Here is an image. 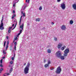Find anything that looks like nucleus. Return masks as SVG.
Segmentation results:
<instances>
[{
    "label": "nucleus",
    "instance_id": "obj_3",
    "mask_svg": "<svg viewBox=\"0 0 76 76\" xmlns=\"http://www.w3.org/2000/svg\"><path fill=\"white\" fill-rule=\"evenodd\" d=\"M61 56V53L60 51L57 52L56 53V56L59 58H60V57Z\"/></svg>",
    "mask_w": 76,
    "mask_h": 76
},
{
    "label": "nucleus",
    "instance_id": "obj_55",
    "mask_svg": "<svg viewBox=\"0 0 76 76\" xmlns=\"http://www.w3.org/2000/svg\"><path fill=\"white\" fill-rule=\"evenodd\" d=\"M54 23H53V22H52V25H54Z\"/></svg>",
    "mask_w": 76,
    "mask_h": 76
},
{
    "label": "nucleus",
    "instance_id": "obj_21",
    "mask_svg": "<svg viewBox=\"0 0 76 76\" xmlns=\"http://www.w3.org/2000/svg\"><path fill=\"white\" fill-rule=\"evenodd\" d=\"M51 50H48V53H51Z\"/></svg>",
    "mask_w": 76,
    "mask_h": 76
},
{
    "label": "nucleus",
    "instance_id": "obj_33",
    "mask_svg": "<svg viewBox=\"0 0 76 76\" xmlns=\"http://www.w3.org/2000/svg\"><path fill=\"white\" fill-rule=\"evenodd\" d=\"M54 40H55V41H57V38L56 37H55L54 38Z\"/></svg>",
    "mask_w": 76,
    "mask_h": 76
},
{
    "label": "nucleus",
    "instance_id": "obj_7",
    "mask_svg": "<svg viewBox=\"0 0 76 76\" xmlns=\"http://www.w3.org/2000/svg\"><path fill=\"white\" fill-rule=\"evenodd\" d=\"M23 25H24V24L23 23L22 25H21L20 27V28H21L22 30H20V32H22V30L23 29Z\"/></svg>",
    "mask_w": 76,
    "mask_h": 76
},
{
    "label": "nucleus",
    "instance_id": "obj_17",
    "mask_svg": "<svg viewBox=\"0 0 76 76\" xmlns=\"http://www.w3.org/2000/svg\"><path fill=\"white\" fill-rule=\"evenodd\" d=\"M45 67H49V65L48 64H46L45 65Z\"/></svg>",
    "mask_w": 76,
    "mask_h": 76
},
{
    "label": "nucleus",
    "instance_id": "obj_42",
    "mask_svg": "<svg viewBox=\"0 0 76 76\" xmlns=\"http://www.w3.org/2000/svg\"><path fill=\"white\" fill-rule=\"evenodd\" d=\"M21 33H22V32H20L18 34V35H20V34H21Z\"/></svg>",
    "mask_w": 76,
    "mask_h": 76
},
{
    "label": "nucleus",
    "instance_id": "obj_63",
    "mask_svg": "<svg viewBox=\"0 0 76 76\" xmlns=\"http://www.w3.org/2000/svg\"><path fill=\"white\" fill-rule=\"evenodd\" d=\"M13 42H15V39L13 40Z\"/></svg>",
    "mask_w": 76,
    "mask_h": 76
},
{
    "label": "nucleus",
    "instance_id": "obj_22",
    "mask_svg": "<svg viewBox=\"0 0 76 76\" xmlns=\"http://www.w3.org/2000/svg\"><path fill=\"white\" fill-rule=\"evenodd\" d=\"M30 1V0H26V3H27L28 2V3H29V1Z\"/></svg>",
    "mask_w": 76,
    "mask_h": 76
},
{
    "label": "nucleus",
    "instance_id": "obj_28",
    "mask_svg": "<svg viewBox=\"0 0 76 76\" xmlns=\"http://www.w3.org/2000/svg\"><path fill=\"white\" fill-rule=\"evenodd\" d=\"M8 33H10L11 30H10V29H8Z\"/></svg>",
    "mask_w": 76,
    "mask_h": 76
},
{
    "label": "nucleus",
    "instance_id": "obj_43",
    "mask_svg": "<svg viewBox=\"0 0 76 76\" xmlns=\"http://www.w3.org/2000/svg\"><path fill=\"white\" fill-rule=\"evenodd\" d=\"M7 39H9V37L8 36H7L6 37Z\"/></svg>",
    "mask_w": 76,
    "mask_h": 76
},
{
    "label": "nucleus",
    "instance_id": "obj_18",
    "mask_svg": "<svg viewBox=\"0 0 76 76\" xmlns=\"http://www.w3.org/2000/svg\"><path fill=\"white\" fill-rule=\"evenodd\" d=\"M64 53V57H66L67 56V53Z\"/></svg>",
    "mask_w": 76,
    "mask_h": 76
},
{
    "label": "nucleus",
    "instance_id": "obj_2",
    "mask_svg": "<svg viewBox=\"0 0 76 76\" xmlns=\"http://www.w3.org/2000/svg\"><path fill=\"white\" fill-rule=\"evenodd\" d=\"M61 72V68L60 67V66H59L57 67L56 73V74H60Z\"/></svg>",
    "mask_w": 76,
    "mask_h": 76
},
{
    "label": "nucleus",
    "instance_id": "obj_56",
    "mask_svg": "<svg viewBox=\"0 0 76 76\" xmlns=\"http://www.w3.org/2000/svg\"><path fill=\"white\" fill-rule=\"evenodd\" d=\"M9 67H11V65H9Z\"/></svg>",
    "mask_w": 76,
    "mask_h": 76
},
{
    "label": "nucleus",
    "instance_id": "obj_47",
    "mask_svg": "<svg viewBox=\"0 0 76 76\" xmlns=\"http://www.w3.org/2000/svg\"><path fill=\"white\" fill-rule=\"evenodd\" d=\"M61 1V0H57V2H60Z\"/></svg>",
    "mask_w": 76,
    "mask_h": 76
},
{
    "label": "nucleus",
    "instance_id": "obj_1",
    "mask_svg": "<svg viewBox=\"0 0 76 76\" xmlns=\"http://www.w3.org/2000/svg\"><path fill=\"white\" fill-rule=\"evenodd\" d=\"M30 65L31 64H30V63H29V62H28L24 69V72L25 74H26L28 73V71H29V66H30Z\"/></svg>",
    "mask_w": 76,
    "mask_h": 76
},
{
    "label": "nucleus",
    "instance_id": "obj_41",
    "mask_svg": "<svg viewBox=\"0 0 76 76\" xmlns=\"http://www.w3.org/2000/svg\"><path fill=\"white\" fill-rule=\"evenodd\" d=\"M12 28H13L12 26H11V27H9V29H12Z\"/></svg>",
    "mask_w": 76,
    "mask_h": 76
},
{
    "label": "nucleus",
    "instance_id": "obj_25",
    "mask_svg": "<svg viewBox=\"0 0 76 76\" xmlns=\"http://www.w3.org/2000/svg\"><path fill=\"white\" fill-rule=\"evenodd\" d=\"M6 41H5L4 44V47H5V45H6Z\"/></svg>",
    "mask_w": 76,
    "mask_h": 76
},
{
    "label": "nucleus",
    "instance_id": "obj_45",
    "mask_svg": "<svg viewBox=\"0 0 76 76\" xmlns=\"http://www.w3.org/2000/svg\"><path fill=\"white\" fill-rule=\"evenodd\" d=\"M10 51H12V48H10Z\"/></svg>",
    "mask_w": 76,
    "mask_h": 76
},
{
    "label": "nucleus",
    "instance_id": "obj_52",
    "mask_svg": "<svg viewBox=\"0 0 76 76\" xmlns=\"http://www.w3.org/2000/svg\"><path fill=\"white\" fill-rule=\"evenodd\" d=\"M15 26V24H12V27H13V26Z\"/></svg>",
    "mask_w": 76,
    "mask_h": 76
},
{
    "label": "nucleus",
    "instance_id": "obj_34",
    "mask_svg": "<svg viewBox=\"0 0 76 76\" xmlns=\"http://www.w3.org/2000/svg\"><path fill=\"white\" fill-rule=\"evenodd\" d=\"M17 44V42H15L14 43V45H16Z\"/></svg>",
    "mask_w": 76,
    "mask_h": 76
},
{
    "label": "nucleus",
    "instance_id": "obj_37",
    "mask_svg": "<svg viewBox=\"0 0 76 76\" xmlns=\"http://www.w3.org/2000/svg\"><path fill=\"white\" fill-rule=\"evenodd\" d=\"M2 70H3V68H1L0 69V71H2Z\"/></svg>",
    "mask_w": 76,
    "mask_h": 76
},
{
    "label": "nucleus",
    "instance_id": "obj_62",
    "mask_svg": "<svg viewBox=\"0 0 76 76\" xmlns=\"http://www.w3.org/2000/svg\"><path fill=\"white\" fill-rule=\"evenodd\" d=\"M17 37H19V35H18V34L17 35Z\"/></svg>",
    "mask_w": 76,
    "mask_h": 76
},
{
    "label": "nucleus",
    "instance_id": "obj_30",
    "mask_svg": "<svg viewBox=\"0 0 76 76\" xmlns=\"http://www.w3.org/2000/svg\"><path fill=\"white\" fill-rule=\"evenodd\" d=\"M10 64H13V61H11L10 62Z\"/></svg>",
    "mask_w": 76,
    "mask_h": 76
},
{
    "label": "nucleus",
    "instance_id": "obj_13",
    "mask_svg": "<svg viewBox=\"0 0 76 76\" xmlns=\"http://www.w3.org/2000/svg\"><path fill=\"white\" fill-rule=\"evenodd\" d=\"M36 22H39V21H40V19L39 18L36 19Z\"/></svg>",
    "mask_w": 76,
    "mask_h": 76
},
{
    "label": "nucleus",
    "instance_id": "obj_6",
    "mask_svg": "<svg viewBox=\"0 0 76 76\" xmlns=\"http://www.w3.org/2000/svg\"><path fill=\"white\" fill-rule=\"evenodd\" d=\"M4 28L3 27V23H1L0 25V29L3 30Z\"/></svg>",
    "mask_w": 76,
    "mask_h": 76
},
{
    "label": "nucleus",
    "instance_id": "obj_39",
    "mask_svg": "<svg viewBox=\"0 0 76 76\" xmlns=\"http://www.w3.org/2000/svg\"><path fill=\"white\" fill-rule=\"evenodd\" d=\"M3 20L2 19L1 21V23H3Z\"/></svg>",
    "mask_w": 76,
    "mask_h": 76
},
{
    "label": "nucleus",
    "instance_id": "obj_32",
    "mask_svg": "<svg viewBox=\"0 0 76 76\" xmlns=\"http://www.w3.org/2000/svg\"><path fill=\"white\" fill-rule=\"evenodd\" d=\"M0 67H3V66L1 64H0Z\"/></svg>",
    "mask_w": 76,
    "mask_h": 76
},
{
    "label": "nucleus",
    "instance_id": "obj_16",
    "mask_svg": "<svg viewBox=\"0 0 76 76\" xmlns=\"http://www.w3.org/2000/svg\"><path fill=\"white\" fill-rule=\"evenodd\" d=\"M22 16H21L20 18V20L19 21V25H20V23H21V21L22 20Z\"/></svg>",
    "mask_w": 76,
    "mask_h": 76
},
{
    "label": "nucleus",
    "instance_id": "obj_59",
    "mask_svg": "<svg viewBox=\"0 0 76 76\" xmlns=\"http://www.w3.org/2000/svg\"><path fill=\"white\" fill-rule=\"evenodd\" d=\"M45 29V27H43V28H42V29Z\"/></svg>",
    "mask_w": 76,
    "mask_h": 76
},
{
    "label": "nucleus",
    "instance_id": "obj_14",
    "mask_svg": "<svg viewBox=\"0 0 76 76\" xmlns=\"http://www.w3.org/2000/svg\"><path fill=\"white\" fill-rule=\"evenodd\" d=\"M12 71H13V66H11V68L10 70V72L11 73V72H12Z\"/></svg>",
    "mask_w": 76,
    "mask_h": 76
},
{
    "label": "nucleus",
    "instance_id": "obj_57",
    "mask_svg": "<svg viewBox=\"0 0 76 76\" xmlns=\"http://www.w3.org/2000/svg\"><path fill=\"white\" fill-rule=\"evenodd\" d=\"M23 65H24V66H25V65H26V63H24V64H23Z\"/></svg>",
    "mask_w": 76,
    "mask_h": 76
},
{
    "label": "nucleus",
    "instance_id": "obj_31",
    "mask_svg": "<svg viewBox=\"0 0 76 76\" xmlns=\"http://www.w3.org/2000/svg\"><path fill=\"white\" fill-rule=\"evenodd\" d=\"M8 45H7V46L6 47V51H7V48H8Z\"/></svg>",
    "mask_w": 76,
    "mask_h": 76
},
{
    "label": "nucleus",
    "instance_id": "obj_5",
    "mask_svg": "<svg viewBox=\"0 0 76 76\" xmlns=\"http://www.w3.org/2000/svg\"><path fill=\"white\" fill-rule=\"evenodd\" d=\"M61 7L62 9H64V10L66 8V5L64 3H63L62 4H61Z\"/></svg>",
    "mask_w": 76,
    "mask_h": 76
},
{
    "label": "nucleus",
    "instance_id": "obj_11",
    "mask_svg": "<svg viewBox=\"0 0 76 76\" xmlns=\"http://www.w3.org/2000/svg\"><path fill=\"white\" fill-rule=\"evenodd\" d=\"M60 58L62 60H64V59H65L64 56H60Z\"/></svg>",
    "mask_w": 76,
    "mask_h": 76
},
{
    "label": "nucleus",
    "instance_id": "obj_48",
    "mask_svg": "<svg viewBox=\"0 0 76 76\" xmlns=\"http://www.w3.org/2000/svg\"><path fill=\"white\" fill-rule=\"evenodd\" d=\"M13 13H15V10H13Z\"/></svg>",
    "mask_w": 76,
    "mask_h": 76
},
{
    "label": "nucleus",
    "instance_id": "obj_35",
    "mask_svg": "<svg viewBox=\"0 0 76 76\" xmlns=\"http://www.w3.org/2000/svg\"><path fill=\"white\" fill-rule=\"evenodd\" d=\"M14 59H15V58H14V57H12V60H14Z\"/></svg>",
    "mask_w": 76,
    "mask_h": 76
},
{
    "label": "nucleus",
    "instance_id": "obj_64",
    "mask_svg": "<svg viewBox=\"0 0 76 76\" xmlns=\"http://www.w3.org/2000/svg\"><path fill=\"white\" fill-rule=\"evenodd\" d=\"M26 8V6H25V7H24V10L25 9V8Z\"/></svg>",
    "mask_w": 76,
    "mask_h": 76
},
{
    "label": "nucleus",
    "instance_id": "obj_58",
    "mask_svg": "<svg viewBox=\"0 0 76 76\" xmlns=\"http://www.w3.org/2000/svg\"><path fill=\"white\" fill-rule=\"evenodd\" d=\"M10 75L9 73H8L7 74V75Z\"/></svg>",
    "mask_w": 76,
    "mask_h": 76
},
{
    "label": "nucleus",
    "instance_id": "obj_27",
    "mask_svg": "<svg viewBox=\"0 0 76 76\" xmlns=\"http://www.w3.org/2000/svg\"><path fill=\"white\" fill-rule=\"evenodd\" d=\"M2 63H3V59H2L0 60V63H1V64H2Z\"/></svg>",
    "mask_w": 76,
    "mask_h": 76
},
{
    "label": "nucleus",
    "instance_id": "obj_60",
    "mask_svg": "<svg viewBox=\"0 0 76 76\" xmlns=\"http://www.w3.org/2000/svg\"><path fill=\"white\" fill-rule=\"evenodd\" d=\"M10 48H12V46H11L10 47Z\"/></svg>",
    "mask_w": 76,
    "mask_h": 76
},
{
    "label": "nucleus",
    "instance_id": "obj_40",
    "mask_svg": "<svg viewBox=\"0 0 76 76\" xmlns=\"http://www.w3.org/2000/svg\"><path fill=\"white\" fill-rule=\"evenodd\" d=\"M23 16H25V13H23Z\"/></svg>",
    "mask_w": 76,
    "mask_h": 76
},
{
    "label": "nucleus",
    "instance_id": "obj_26",
    "mask_svg": "<svg viewBox=\"0 0 76 76\" xmlns=\"http://www.w3.org/2000/svg\"><path fill=\"white\" fill-rule=\"evenodd\" d=\"M3 53L4 54H6V51L4 50H3Z\"/></svg>",
    "mask_w": 76,
    "mask_h": 76
},
{
    "label": "nucleus",
    "instance_id": "obj_61",
    "mask_svg": "<svg viewBox=\"0 0 76 76\" xmlns=\"http://www.w3.org/2000/svg\"><path fill=\"white\" fill-rule=\"evenodd\" d=\"M23 11H22L21 12V14H23Z\"/></svg>",
    "mask_w": 76,
    "mask_h": 76
},
{
    "label": "nucleus",
    "instance_id": "obj_54",
    "mask_svg": "<svg viewBox=\"0 0 76 76\" xmlns=\"http://www.w3.org/2000/svg\"><path fill=\"white\" fill-rule=\"evenodd\" d=\"M15 53H14V58L15 57Z\"/></svg>",
    "mask_w": 76,
    "mask_h": 76
},
{
    "label": "nucleus",
    "instance_id": "obj_19",
    "mask_svg": "<svg viewBox=\"0 0 76 76\" xmlns=\"http://www.w3.org/2000/svg\"><path fill=\"white\" fill-rule=\"evenodd\" d=\"M16 16V15L15 14H14L12 15V19H13L14 18V17H15Z\"/></svg>",
    "mask_w": 76,
    "mask_h": 76
},
{
    "label": "nucleus",
    "instance_id": "obj_9",
    "mask_svg": "<svg viewBox=\"0 0 76 76\" xmlns=\"http://www.w3.org/2000/svg\"><path fill=\"white\" fill-rule=\"evenodd\" d=\"M73 8L74 9V10H76V4H73L72 5Z\"/></svg>",
    "mask_w": 76,
    "mask_h": 76
},
{
    "label": "nucleus",
    "instance_id": "obj_10",
    "mask_svg": "<svg viewBox=\"0 0 76 76\" xmlns=\"http://www.w3.org/2000/svg\"><path fill=\"white\" fill-rule=\"evenodd\" d=\"M61 47H62V44L58 45V49H60Z\"/></svg>",
    "mask_w": 76,
    "mask_h": 76
},
{
    "label": "nucleus",
    "instance_id": "obj_29",
    "mask_svg": "<svg viewBox=\"0 0 76 76\" xmlns=\"http://www.w3.org/2000/svg\"><path fill=\"white\" fill-rule=\"evenodd\" d=\"M9 41H7V45H9Z\"/></svg>",
    "mask_w": 76,
    "mask_h": 76
},
{
    "label": "nucleus",
    "instance_id": "obj_36",
    "mask_svg": "<svg viewBox=\"0 0 76 76\" xmlns=\"http://www.w3.org/2000/svg\"><path fill=\"white\" fill-rule=\"evenodd\" d=\"M16 25H17V21H16V24L15 25V27L16 28Z\"/></svg>",
    "mask_w": 76,
    "mask_h": 76
},
{
    "label": "nucleus",
    "instance_id": "obj_4",
    "mask_svg": "<svg viewBox=\"0 0 76 76\" xmlns=\"http://www.w3.org/2000/svg\"><path fill=\"white\" fill-rule=\"evenodd\" d=\"M61 28L62 30H64V31H65L66 29V27L64 25H63L61 26Z\"/></svg>",
    "mask_w": 76,
    "mask_h": 76
},
{
    "label": "nucleus",
    "instance_id": "obj_44",
    "mask_svg": "<svg viewBox=\"0 0 76 76\" xmlns=\"http://www.w3.org/2000/svg\"><path fill=\"white\" fill-rule=\"evenodd\" d=\"M18 39V37H16L15 38V40H17V39Z\"/></svg>",
    "mask_w": 76,
    "mask_h": 76
},
{
    "label": "nucleus",
    "instance_id": "obj_8",
    "mask_svg": "<svg viewBox=\"0 0 76 76\" xmlns=\"http://www.w3.org/2000/svg\"><path fill=\"white\" fill-rule=\"evenodd\" d=\"M64 53H66L68 54L69 53V49H66L64 51Z\"/></svg>",
    "mask_w": 76,
    "mask_h": 76
},
{
    "label": "nucleus",
    "instance_id": "obj_49",
    "mask_svg": "<svg viewBox=\"0 0 76 76\" xmlns=\"http://www.w3.org/2000/svg\"><path fill=\"white\" fill-rule=\"evenodd\" d=\"M54 69L53 68H50V70H53Z\"/></svg>",
    "mask_w": 76,
    "mask_h": 76
},
{
    "label": "nucleus",
    "instance_id": "obj_24",
    "mask_svg": "<svg viewBox=\"0 0 76 76\" xmlns=\"http://www.w3.org/2000/svg\"><path fill=\"white\" fill-rule=\"evenodd\" d=\"M6 41H5L4 44V47H5V45H6Z\"/></svg>",
    "mask_w": 76,
    "mask_h": 76
},
{
    "label": "nucleus",
    "instance_id": "obj_23",
    "mask_svg": "<svg viewBox=\"0 0 76 76\" xmlns=\"http://www.w3.org/2000/svg\"><path fill=\"white\" fill-rule=\"evenodd\" d=\"M42 7L40 6L39 8V10H42Z\"/></svg>",
    "mask_w": 76,
    "mask_h": 76
},
{
    "label": "nucleus",
    "instance_id": "obj_38",
    "mask_svg": "<svg viewBox=\"0 0 76 76\" xmlns=\"http://www.w3.org/2000/svg\"><path fill=\"white\" fill-rule=\"evenodd\" d=\"M16 3V2H15V4H13V7H15V4Z\"/></svg>",
    "mask_w": 76,
    "mask_h": 76
},
{
    "label": "nucleus",
    "instance_id": "obj_46",
    "mask_svg": "<svg viewBox=\"0 0 76 76\" xmlns=\"http://www.w3.org/2000/svg\"><path fill=\"white\" fill-rule=\"evenodd\" d=\"M44 63H45L46 62V60L45 59L44 61Z\"/></svg>",
    "mask_w": 76,
    "mask_h": 76
},
{
    "label": "nucleus",
    "instance_id": "obj_50",
    "mask_svg": "<svg viewBox=\"0 0 76 76\" xmlns=\"http://www.w3.org/2000/svg\"><path fill=\"white\" fill-rule=\"evenodd\" d=\"M4 18V16L3 15H2V19L3 20V18Z\"/></svg>",
    "mask_w": 76,
    "mask_h": 76
},
{
    "label": "nucleus",
    "instance_id": "obj_51",
    "mask_svg": "<svg viewBox=\"0 0 76 76\" xmlns=\"http://www.w3.org/2000/svg\"><path fill=\"white\" fill-rule=\"evenodd\" d=\"M16 45H15V47H14V48H15H15H16Z\"/></svg>",
    "mask_w": 76,
    "mask_h": 76
},
{
    "label": "nucleus",
    "instance_id": "obj_12",
    "mask_svg": "<svg viewBox=\"0 0 76 76\" xmlns=\"http://www.w3.org/2000/svg\"><path fill=\"white\" fill-rule=\"evenodd\" d=\"M66 47V46H64L63 47H62L61 48V50L62 51L64 50V48H65Z\"/></svg>",
    "mask_w": 76,
    "mask_h": 76
},
{
    "label": "nucleus",
    "instance_id": "obj_20",
    "mask_svg": "<svg viewBox=\"0 0 76 76\" xmlns=\"http://www.w3.org/2000/svg\"><path fill=\"white\" fill-rule=\"evenodd\" d=\"M50 64H51V62L50 61V60H49L48 61V64L49 65Z\"/></svg>",
    "mask_w": 76,
    "mask_h": 76
},
{
    "label": "nucleus",
    "instance_id": "obj_15",
    "mask_svg": "<svg viewBox=\"0 0 76 76\" xmlns=\"http://www.w3.org/2000/svg\"><path fill=\"white\" fill-rule=\"evenodd\" d=\"M69 23L71 25H72V24H73V21L72 20H71L69 21Z\"/></svg>",
    "mask_w": 76,
    "mask_h": 76
},
{
    "label": "nucleus",
    "instance_id": "obj_53",
    "mask_svg": "<svg viewBox=\"0 0 76 76\" xmlns=\"http://www.w3.org/2000/svg\"><path fill=\"white\" fill-rule=\"evenodd\" d=\"M3 59H4L5 58V57H2Z\"/></svg>",
    "mask_w": 76,
    "mask_h": 76
}]
</instances>
